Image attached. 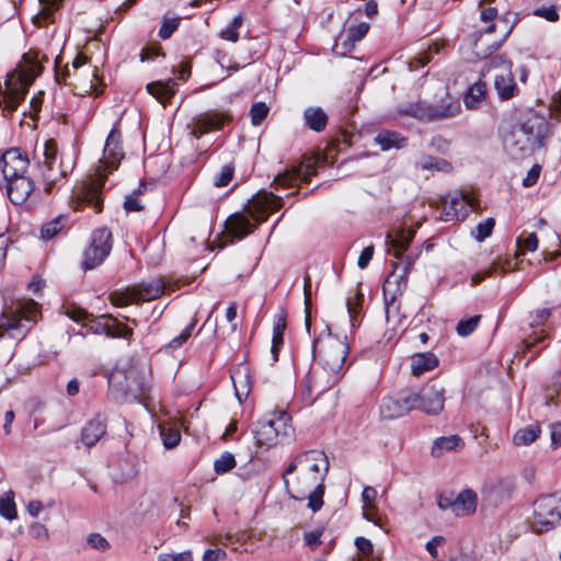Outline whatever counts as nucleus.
<instances>
[{"label":"nucleus","mask_w":561,"mask_h":561,"mask_svg":"<svg viewBox=\"0 0 561 561\" xmlns=\"http://www.w3.org/2000/svg\"><path fill=\"white\" fill-rule=\"evenodd\" d=\"M461 105L458 98L449 93L448 87L438 83L434 100L430 103L416 101L398 107V116H410L419 121L433 122L458 115Z\"/></svg>","instance_id":"obj_5"},{"label":"nucleus","mask_w":561,"mask_h":561,"mask_svg":"<svg viewBox=\"0 0 561 561\" xmlns=\"http://www.w3.org/2000/svg\"><path fill=\"white\" fill-rule=\"evenodd\" d=\"M305 124L314 131H322L328 123L327 113L318 106L307 107L304 112Z\"/></svg>","instance_id":"obj_33"},{"label":"nucleus","mask_w":561,"mask_h":561,"mask_svg":"<svg viewBox=\"0 0 561 561\" xmlns=\"http://www.w3.org/2000/svg\"><path fill=\"white\" fill-rule=\"evenodd\" d=\"M516 128L524 133L530 140L535 139L534 142L538 147L541 148L545 146V140L548 136V122L545 116L528 112Z\"/></svg>","instance_id":"obj_21"},{"label":"nucleus","mask_w":561,"mask_h":561,"mask_svg":"<svg viewBox=\"0 0 561 561\" xmlns=\"http://www.w3.org/2000/svg\"><path fill=\"white\" fill-rule=\"evenodd\" d=\"M243 23L242 14H238L233 18L232 22L228 27L222 30L219 34L220 38L231 43H236L239 39V28Z\"/></svg>","instance_id":"obj_41"},{"label":"nucleus","mask_w":561,"mask_h":561,"mask_svg":"<svg viewBox=\"0 0 561 561\" xmlns=\"http://www.w3.org/2000/svg\"><path fill=\"white\" fill-rule=\"evenodd\" d=\"M413 237V230H401L396 234V237L387 234V244H389L388 252L396 257H400L402 253L408 249L409 243Z\"/></svg>","instance_id":"obj_31"},{"label":"nucleus","mask_w":561,"mask_h":561,"mask_svg":"<svg viewBox=\"0 0 561 561\" xmlns=\"http://www.w3.org/2000/svg\"><path fill=\"white\" fill-rule=\"evenodd\" d=\"M65 314L76 322H84L90 318V314L84 309L77 306L65 307Z\"/></svg>","instance_id":"obj_53"},{"label":"nucleus","mask_w":561,"mask_h":561,"mask_svg":"<svg viewBox=\"0 0 561 561\" xmlns=\"http://www.w3.org/2000/svg\"><path fill=\"white\" fill-rule=\"evenodd\" d=\"M42 64L35 53L24 54L16 68L7 76L0 96L4 108L15 111L34 79L42 72Z\"/></svg>","instance_id":"obj_4"},{"label":"nucleus","mask_w":561,"mask_h":561,"mask_svg":"<svg viewBox=\"0 0 561 561\" xmlns=\"http://www.w3.org/2000/svg\"><path fill=\"white\" fill-rule=\"evenodd\" d=\"M534 15L542 18L549 22H556L559 19L556 5L537 8L534 10Z\"/></svg>","instance_id":"obj_54"},{"label":"nucleus","mask_w":561,"mask_h":561,"mask_svg":"<svg viewBox=\"0 0 561 561\" xmlns=\"http://www.w3.org/2000/svg\"><path fill=\"white\" fill-rule=\"evenodd\" d=\"M163 291V282L161 279H153L148 283H140L136 286L128 287L125 290L113 291L110 296V300L116 307H125L140 301L157 299Z\"/></svg>","instance_id":"obj_12"},{"label":"nucleus","mask_w":561,"mask_h":561,"mask_svg":"<svg viewBox=\"0 0 561 561\" xmlns=\"http://www.w3.org/2000/svg\"><path fill=\"white\" fill-rule=\"evenodd\" d=\"M438 365L437 357L432 353L415 354L411 358V371L414 376H421L434 369Z\"/></svg>","instance_id":"obj_32"},{"label":"nucleus","mask_w":561,"mask_h":561,"mask_svg":"<svg viewBox=\"0 0 561 561\" xmlns=\"http://www.w3.org/2000/svg\"><path fill=\"white\" fill-rule=\"evenodd\" d=\"M88 543L90 547L104 551L108 548V541L100 534H91L88 537Z\"/></svg>","instance_id":"obj_59"},{"label":"nucleus","mask_w":561,"mask_h":561,"mask_svg":"<svg viewBox=\"0 0 561 561\" xmlns=\"http://www.w3.org/2000/svg\"><path fill=\"white\" fill-rule=\"evenodd\" d=\"M491 0H480V18L470 34L473 53L483 58L499 49L513 31V24L508 19L497 14L493 7H484Z\"/></svg>","instance_id":"obj_3"},{"label":"nucleus","mask_w":561,"mask_h":561,"mask_svg":"<svg viewBox=\"0 0 561 561\" xmlns=\"http://www.w3.org/2000/svg\"><path fill=\"white\" fill-rule=\"evenodd\" d=\"M5 188L11 203L22 206L34 193L35 183L30 176L23 175L5 181Z\"/></svg>","instance_id":"obj_23"},{"label":"nucleus","mask_w":561,"mask_h":561,"mask_svg":"<svg viewBox=\"0 0 561 561\" xmlns=\"http://www.w3.org/2000/svg\"><path fill=\"white\" fill-rule=\"evenodd\" d=\"M376 142L382 150H390L392 148L400 149L405 147L407 138L396 131H382L376 136Z\"/></svg>","instance_id":"obj_36"},{"label":"nucleus","mask_w":561,"mask_h":561,"mask_svg":"<svg viewBox=\"0 0 561 561\" xmlns=\"http://www.w3.org/2000/svg\"><path fill=\"white\" fill-rule=\"evenodd\" d=\"M257 224L251 218L244 208L243 213H237L230 216L225 224L226 232L238 239H242L250 234Z\"/></svg>","instance_id":"obj_26"},{"label":"nucleus","mask_w":561,"mask_h":561,"mask_svg":"<svg viewBox=\"0 0 561 561\" xmlns=\"http://www.w3.org/2000/svg\"><path fill=\"white\" fill-rule=\"evenodd\" d=\"M355 546L357 550L365 557L370 556L374 552V545L373 542L365 538V537H356L355 538Z\"/></svg>","instance_id":"obj_58"},{"label":"nucleus","mask_w":561,"mask_h":561,"mask_svg":"<svg viewBox=\"0 0 561 561\" xmlns=\"http://www.w3.org/2000/svg\"><path fill=\"white\" fill-rule=\"evenodd\" d=\"M540 171L541 167L539 164H534L528 171L526 178L523 180V185L525 187L533 186L538 181Z\"/></svg>","instance_id":"obj_63"},{"label":"nucleus","mask_w":561,"mask_h":561,"mask_svg":"<svg viewBox=\"0 0 561 561\" xmlns=\"http://www.w3.org/2000/svg\"><path fill=\"white\" fill-rule=\"evenodd\" d=\"M486 84L482 81L473 83L465 95L463 102L468 108H478L485 100Z\"/></svg>","instance_id":"obj_35"},{"label":"nucleus","mask_w":561,"mask_h":561,"mask_svg":"<svg viewBox=\"0 0 561 561\" xmlns=\"http://www.w3.org/2000/svg\"><path fill=\"white\" fill-rule=\"evenodd\" d=\"M359 11H355L345 20L343 30L339 34L333 45V51L337 56H346L351 53L355 45L362 41L370 28V24L360 21L358 15Z\"/></svg>","instance_id":"obj_13"},{"label":"nucleus","mask_w":561,"mask_h":561,"mask_svg":"<svg viewBox=\"0 0 561 561\" xmlns=\"http://www.w3.org/2000/svg\"><path fill=\"white\" fill-rule=\"evenodd\" d=\"M517 245L519 248V254H523L524 251L534 252L538 249V238L535 232L528 233L524 239L519 237L517 239Z\"/></svg>","instance_id":"obj_51"},{"label":"nucleus","mask_w":561,"mask_h":561,"mask_svg":"<svg viewBox=\"0 0 561 561\" xmlns=\"http://www.w3.org/2000/svg\"><path fill=\"white\" fill-rule=\"evenodd\" d=\"M230 121L231 116L229 113L209 111L194 116L188 124V128L191 129V135L199 139L205 134L221 129Z\"/></svg>","instance_id":"obj_19"},{"label":"nucleus","mask_w":561,"mask_h":561,"mask_svg":"<svg viewBox=\"0 0 561 561\" xmlns=\"http://www.w3.org/2000/svg\"><path fill=\"white\" fill-rule=\"evenodd\" d=\"M236 465L234 456L230 453H224L215 460L214 470L217 474H224L232 470Z\"/></svg>","instance_id":"obj_43"},{"label":"nucleus","mask_w":561,"mask_h":561,"mask_svg":"<svg viewBox=\"0 0 561 561\" xmlns=\"http://www.w3.org/2000/svg\"><path fill=\"white\" fill-rule=\"evenodd\" d=\"M419 397L413 391H403L396 396L383 398L380 404V415L386 420H393L408 414L416 408Z\"/></svg>","instance_id":"obj_16"},{"label":"nucleus","mask_w":561,"mask_h":561,"mask_svg":"<svg viewBox=\"0 0 561 561\" xmlns=\"http://www.w3.org/2000/svg\"><path fill=\"white\" fill-rule=\"evenodd\" d=\"M72 170L73 161L70 158L66 159L59 153L57 142L54 139L46 140L41 162V175L44 181L45 191L50 192L53 188L65 183Z\"/></svg>","instance_id":"obj_7"},{"label":"nucleus","mask_w":561,"mask_h":561,"mask_svg":"<svg viewBox=\"0 0 561 561\" xmlns=\"http://www.w3.org/2000/svg\"><path fill=\"white\" fill-rule=\"evenodd\" d=\"M56 80L68 85L79 96L102 92L99 90L98 67L92 65L89 58L82 54H78L71 65H66L61 71L58 69V60H56Z\"/></svg>","instance_id":"obj_6"},{"label":"nucleus","mask_w":561,"mask_h":561,"mask_svg":"<svg viewBox=\"0 0 561 561\" xmlns=\"http://www.w3.org/2000/svg\"><path fill=\"white\" fill-rule=\"evenodd\" d=\"M0 514L9 520L16 518V506L14 503V493L9 491L0 499Z\"/></svg>","instance_id":"obj_39"},{"label":"nucleus","mask_w":561,"mask_h":561,"mask_svg":"<svg viewBox=\"0 0 561 561\" xmlns=\"http://www.w3.org/2000/svg\"><path fill=\"white\" fill-rule=\"evenodd\" d=\"M299 181L301 180L299 178L296 167H294L290 170H286L285 172L278 174L274 179L273 184L275 185V188L291 187L296 185Z\"/></svg>","instance_id":"obj_40"},{"label":"nucleus","mask_w":561,"mask_h":561,"mask_svg":"<svg viewBox=\"0 0 561 561\" xmlns=\"http://www.w3.org/2000/svg\"><path fill=\"white\" fill-rule=\"evenodd\" d=\"M106 425L105 420L101 415H96L90 420L81 432V439L84 445L93 446L105 434Z\"/></svg>","instance_id":"obj_27"},{"label":"nucleus","mask_w":561,"mask_h":561,"mask_svg":"<svg viewBox=\"0 0 561 561\" xmlns=\"http://www.w3.org/2000/svg\"><path fill=\"white\" fill-rule=\"evenodd\" d=\"M62 0H38L39 9L33 15L32 21L38 27L47 26L55 22V13Z\"/></svg>","instance_id":"obj_28"},{"label":"nucleus","mask_w":561,"mask_h":561,"mask_svg":"<svg viewBox=\"0 0 561 561\" xmlns=\"http://www.w3.org/2000/svg\"><path fill=\"white\" fill-rule=\"evenodd\" d=\"M377 499V491L373 486L364 488L362 492L363 507H373Z\"/></svg>","instance_id":"obj_61"},{"label":"nucleus","mask_w":561,"mask_h":561,"mask_svg":"<svg viewBox=\"0 0 561 561\" xmlns=\"http://www.w3.org/2000/svg\"><path fill=\"white\" fill-rule=\"evenodd\" d=\"M329 468L325 453L318 449L298 453L282 476L287 493L294 500H308V507L318 512L323 506V482Z\"/></svg>","instance_id":"obj_1"},{"label":"nucleus","mask_w":561,"mask_h":561,"mask_svg":"<svg viewBox=\"0 0 561 561\" xmlns=\"http://www.w3.org/2000/svg\"><path fill=\"white\" fill-rule=\"evenodd\" d=\"M417 167L426 171H438V172H451L453 165L449 161L440 158H434L431 156L423 157L419 162Z\"/></svg>","instance_id":"obj_38"},{"label":"nucleus","mask_w":561,"mask_h":561,"mask_svg":"<svg viewBox=\"0 0 561 561\" xmlns=\"http://www.w3.org/2000/svg\"><path fill=\"white\" fill-rule=\"evenodd\" d=\"M231 380L233 382L236 393L239 398L241 394H247L249 392L247 375L242 374L240 369L231 374Z\"/></svg>","instance_id":"obj_46"},{"label":"nucleus","mask_w":561,"mask_h":561,"mask_svg":"<svg viewBox=\"0 0 561 561\" xmlns=\"http://www.w3.org/2000/svg\"><path fill=\"white\" fill-rule=\"evenodd\" d=\"M561 522V497L547 495L534 503L531 528L535 533H547Z\"/></svg>","instance_id":"obj_11"},{"label":"nucleus","mask_w":561,"mask_h":561,"mask_svg":"<svg viewBox=\"0 0 561 561\" xmlns=\"http://www.w3.org/2000/svg\"><path fill=\"white\" fill-rule=\"evenodd\" d=\"M512 66V62L503 56H495L488 62L486 69L483 70V75L490 73L493 76L495 90L502 100L512 99L517 91Z\"/></svg>","instance_id":"obj_14"},{"label":"nucleus","mask_w":561,"mask_h":561,"mask_svg":"<svg viewBox=\"0 0 561 561\" xmlns=\"http://www.w3.org/2000/svg\"><path fill=\"white\" fill-rule=\"evenodd\" d=\"M28 165L27 156L16 148L7 150L0 158V173L4 181L25 175Z\"/></svg>","instance_id":"obj_20"},{"label":"nucleus","mask_w":561,"mask_h":561,"mask_svg":"<svg viewBox=\"0 0 561 561\" xmlns=\"http://www.w3.org/2000/svg\"><path fill=\"white\" fill-rule=\"evenodd\" d=\"M286 329V318L283 312L278 313L275 317L274 325H273V336H272V345H271V360L272 363L277 362L278 353L284 344V332Z\"/></svg>","instance_id":"obj_30"},{"label":"nucleus","mask_w":561,"mask_h":561,"mask_svg":"<svg viewBox=\"0 0 561 561\" xmlns=\"http://www.w3.org/2000/svg\"><path fill=\"white\" fill-rule=\"evenodd\" d=\"M481 317L479 314L472 316L468 319L460 320L457 323L456 332L460 336L470 335L479 325Z\"/></svg>","instance_id":"obj_45"},{"label":"nucleus","mask_w":561,"mask_h":561,"mask_svg":"<svg viewBox=\"0 0 561 561\" xmlns=\"http://www.w3.org/2000/svg\"><path fill=\"white\" fill-rule=\"evenodd\" d=\"M233 178V168L231 165H224L218 175L215 176L214 184L217 187L227 186Z\"/></svg>","instance_id":"obj_52"},{"label":"nucleus","mask_w":561,"mask_h":561,"mask_svg":"<svg viewBox=\"0 0 561 561\" xmlns=\"http://www.w3.org/2000/svg\"><path fill=\"white\" fill-rule=\"evenodd\" d=\"M38 316V306L33 300L3 311L0 316V339L23 340Z\"/></svg>","instance_id":"obj_8"},{"label":"nucleus","mask_w":561,"mask_h":561,"mask_svg":"<svg viewBox=\"0 0 561 561\" xmlns=\"http://www.w3.org/2000/svg\"><path fill=\"white\" fill-rule=\"evenodd\" d=\"M30 535L38 540H47L48 539V530L41 523H34L30 527Z\"/></svg>","instance_id":"obj_62"},{"label":"nucleus","mask_w":561,"mask_h":561,"mask_svg":"<svg viewBox=\"0 0 561 561\" xmlns=\"http://www.w3.org/2000/svg\"><path fill=\"white\" fill-rule=\"evenodd\" d=\"M535 139H529L519 129L514 128L504 139L506 149L514 156H525L533 153L539 149L535 142Z\"/></svg>","instance_id":"obj_25"},{"label":"nucleus","mask_w":561,"mask_h":561,"mask_svg":"<svg viewBox=\"0 0 561 561\" xmlns=\"http://www.w3.org/2000/svg\"><path fill=\"white\" fill-rule=\"evenodd\" d=\"M472 207L471 197L461 192H456L449 195V198L444 203V219L446 221L465 219L471 213Z\"/></svg>","instance_id":"obj_24"},{"label":"nucleus","mask_w":561,"mask_h":561,"mask_svg":"<svg viewBox=\"0 0 561 561\" xmlns=\"http://www.w3.org/2000/svg\"><path fill=\"white\" fill-rule=\"evenodd\" d=\"M317 159L308 158L305 162L296 167L301 181H308L316 172Z\"/></svg>","instance_id":"obj_50"},{"label":"nucleus","mask_w":561,"mask_h":561,"mask_svg":"<svg viewBox=\"0 0 561 561\" xmlns=\"http://www.w3.org/2000/svg\"><path fill=\"white\" fill-rule=\"evenodd\" d=\"M268 106L264 102H256L250 110L251 122L253 125H260L268 114Z\"/></svg>","instance_id":"obj_49"},{"label":"nucleus","mask_w":561,"mask_h":561,"mask_svg":"<svg viewBox=\"0 0 561 561\" xmlns=\"http://www.w3.org/2000/svg\"><path fill=\"white\" fill-rule=\"evenodd\" d=\"M495 226V220L493 218H486L485 220L478 224L476 232H474V239L478 241H483L488 237L491 236L493 229Z\"/></svg>","instance_id":"obj_47"},{"label":"nucleus","mask_w":561,"mask_h":561,"mask_svg":"<svg viewBox=\"0 0 561 561\" xmlns=\"http://www.w3.org/2000/svg\"><path fill=\"white\" fill-rule=\"evenodd\" d=\"M282 198L271 192H259L245 206L248 214L255 224L263 222L274 211L282 207Z\"/></svg>","instance_id":"obj_17"},{"label":"nucleus","mask_w":561,"mask_h":561,"mask_svg":"<svg viewBox=\"0 0 561 561\" xmlns=\"http://www.w3.org/2000/svg\"><path fill=\"white\" fill-rule=\"evenodd\" d=\"M363 295L356 293L353 297L347 299V312L350 314V321L352 327L355 325L356 316L359 313L362 308Z\"/></svg>","instance_id":"obj_48"},{"label":"nucleus","mask_w":561,"mask_h":561,"mask_svg":"<svg viewBox=\"0 0 561 561\" xmlns=\"http://www.w3.org/2000/svg\"><path fill=\"white\" fill-rule=\"evenodd\" d=\"M321 536L322 530L308 531L304 535V541L306 546L310 547L311 549H316L319 545H321Z\"/></svg>","instance_id":"obj_60"},{"label":"nucleus","mask_w":561,"mask_h":561,"mask_svg":"<svg viewBox=\"0 0 561 561\" xmlns=\"http://www.w3.org/2000/svg\"><path fill=\"white\" fill-rule=\"evenodd\" d=\"M440 510H449L456 516H468L476 512L478 497L472 490H463L456 496L440 495L437 500Z\"/></svg>","instance_id":"obj_18"},{"label":"nucleus","mask_w":561,"mask_h":561,"mask_svg":"<svg viewBox=\"0 0 561 561\" xmlns=\"http://www.w3.org/2000/svg\"><path fill=\"white\" fill-rule=\"evenodd\" d=\"M160 434L163 438V445L168 449L174 448L180 443L181 434L178 428L160 425Z\"/></svg>","instance_id":"obj_44"},{"label":"nucleus","mask_w":561,"mask_h":561,"mask_svg":"<svg viewBox=\"0 0 561 561\" xmlns=\"http://www.w3.org/2000/svg\"><path fill=\"white\" fill-rule=\"evenodd\" d=\"M112 233L105 228L95 229L83 252L82 267L92 270L104 262L112 250Z\"/></svg>","instance_id":"obj_15"},{"label":"nucleus","mask_w":561,"mask_h":561,"mask_svg":"<svg viewBox=\"0 0 561 561\" xmlns=\"http://www.w3.org/2000/svg\"><path fill=\"white\" fill-rule=\"evenodd\" d=\"M253 433L260 446L271 448L293 435L291 417L284 411L272 412L257 422Z\"/></svg>","instance_id":"obj_10"},{"label":"nucleus","mask_w":561,"mask_h":561,"mask_svg":"<svg viewBox=\"0 0 561 561\" xmlns=\"http://www.w3.org/2000/svg\"><path fill=\"white\" fill-rule=\"evenodd\" d=\"M541 434L538 424H530L519 428L513 436V444L515 446H528L533 444Z\"/></svg>","instance_id":"obj_37"},{"label":"nucleus","mask_w":561,"mask_h":561,"mask_svg":"<svg viewBox=\"0 0 561 561\" xmlns=\"http://www.w3.org/2000/svg\"><path fill=\"white\" fill-rule=\"evenodd\" d=\"M350 352L346 337H340L331 332L321 335L313 344V356L329 374L341 371Z\"/></svg>","instance_id":"obj_9"},{"label":"nucleus","mask_w":561,"mask_h":561,"mask_svg":"<svg viewBox=\"0 0 561 561\" xmlns=\"http://www.w3.org/2000/svg\"><path fill=\"white\" fill-rule=\"evenodd\" d=\"M124 157L122 147V133L117 127H113L105 140L103 158L95 169V175L88 183L83 184L76 192L78 206L89 205L94 213H101L102 201L101 190L104 185L107 173L116 170Z\"/></svg>","instance_id":"obj_2"},{"label":"nucleus","mask_w":561,"mask_h":561,"mask_svg":"<svg viewBox=\"0 0 561 561\" xmlns=\"http://www.w3.org/2000/svg\"><path fill=\"white\" fill-rule=\"evenodd\" d=\"M64 220L65 218L60 216L43 225V227L41 228L42 239L50 240L55 236H57L64 228Z\"/></svg>","instance_id":"obj_42"},{"label":"nucleus","mask_w":561,"mask_h":561,"mask_svg":"<svg viewBox=\"0 0 561 561\" xmlns=\"http://www.w3.org/2000/svg\"><path fill=\"white\" fill-rule=\"evenodd\" d=\"M193 325L185 328L178 336L169 342L165 346L168 351H174L181 347L191 336Z\"/></svg>","instance_id":"obj_55"},{"label":"nucleus","mask_w":561,"mask_h":561,"mask_svg":"<svg viewBox=\"0 0 561 561\" xmlns=\"http://www.w3.org/2000/svg\"><path fill=\"white\" fill-rule=\"evenodd\" d=\"M550 439L552 448L561 446V423H554L550 426Z\"/></svg>","instance_id":"obj_64"},{"label":"nucleus","mask_w":561,"mask_h":561,"mask_svg":"<svg viewBox=\"0 0 561 561\" xmlns=\"http://www.w3.org/2000/svg\"><path fill=\"white\" fill-rule=\"evenodd\" d=\"M178 26L179 19L164 20L159 30V36L162 39L169 38L172 35V33L178 28Z\"/></svg>","instance_id":"obj_56"},{"label":"nucleus","mask_w":561,"mask_h":561,"mask_svg":"<svg viewBox=\"0 0 561 561\" xmlns=\"http://www.w3.org/2000/svg\"><path fill=\"white\" fill-rule=\"evenodd\" d=\"M158 561H193L191 551L180 553H160Z\"/></svg>","instance_id":"obj_57"},{"label":"nucleus","mask_w":561,"mask_h":561,"mask_svg":"<svg viewBox=\"0 0 561 561\" xmlns=\"http://www.w3.org/2000/svg\"><path fill=\"white\" fill-rule=\"evenodd\" d=\"M463 440L458 435L442 436L434 440L431 454L439 458L447 451H457L463 447Z\"/></svg>","instance_id":"obj_29"},{"label":"nucleus","mask_w":561,"mask_h":561,"mask_svg":"<svg viewBox=\"0 0 561 561\" xmlns=\"http://www.w3.org/2000/svg\"><path fill=\"white\" fill-rule=\"evenodd\" d=\"M419 397L416 408L427 414H438L444 409L445 394L442 387L435 385L426 386L421 392H415Z\"/></svg>","instance_id":"obj_22"},{"label":"nucleus","mask_w":561,"mask_h":561,"mask_svg":"<svg viewBox=\"0 0 561 561\" xmlns=\"http://www.w3.org/2000/svg\"><path fill=\"white\" fill-rule=\"evenodd\" d=\"M147 91L160 103L164 104L175 93V83L171 80L151 82L147 84Z\"/></svg>","instance_id":"obj_34"}]
</instances>
